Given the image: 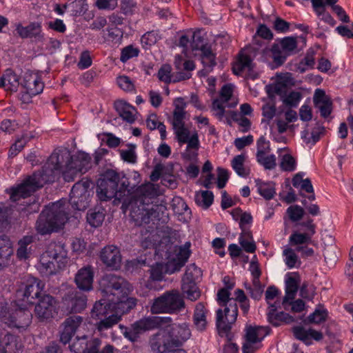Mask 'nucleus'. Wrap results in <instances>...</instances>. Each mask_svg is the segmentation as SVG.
<instances>
[{
  "mask_svg": "<svg viewBox=\"0 0 353 353\" xmlns=\"http://www.w3.org/2000/svg\"><path fill=\"white\" fill-rule=\"evenodd\" d=\"M90 162V156H50L43 168L42 173H34L21 185L13 189L11 199L26 198L44 183L53 182L61 172L71 175L85 172Z\"/></svg>",
  "mask_w": 353,
  "mask_h": 353,
  "instance_id": "obj_1",
  "label": "nucleus"
},
{
  "mask_svg": "<svg viewBox=\"0 0 353 353\" xmlns=\"http://www.w3.org/2000/svg\"><path fill=\"white\" fill-rule=\"evenodd\" d=\"M160 194L159 186L150 182L139 185L134 190L127 205L131 219L137 225L155 221H168L167 208L163 204H153L152 199Z\"/></svg>",
  "mask_w": 353,
  "mask_h": 353,
  "instance_id": "obj_2",
  "label": "nucleus"
},
{
  "mask_svg": "<svg viewBox=\"0 0 353 353\" xmlns=\"http://www.w3.org/2000/svg\"><path fill=\"white\" fill-rule=\"evenodd\" d=\"M100 286L103 293L108 296V301L112 305V310L119 313L120 315L128 312L137 304L134 298H128L131 290L129 283L120 276L110 274L101 279Z\"/></svg>",
  "mask_w": 353,
  "mask_h": 353,
  "instance_id": "obj_3",
  "label": "nucleus"
},
{
  "mask_svg": "<svg viewBox=\"0 0 353 353\" xmlns=\"http://www.w3.org/2000/svg\"><path fill=\"white\" fill-rule=\"evenodd\" d=\"M190 336V332L186 325H168L150 338V345L153 351L159 353H185L183 350L175 349L181 346Z\"/></svg>",
  "mask_w": 353,
  "mask_h": 353,
  "instance_id": "obj_4",
  "label": "nucleus"
},
{
  "mask_svg": "<svg viewBox=\"0 0 353 353\" xmlns=\"http://www.w3.org/2000/svg\"><path fill=\"white\" fill-rule=\"evenodd\" d=\"M66 205L65 201H59L43 210L36 223L37 232L45 235L61 229L68 219Z\"/></svg>",
  "mask_w": 353,
  "mask_h": 353,
  "instance_id": "obj_5",
  "label": "nucleus"
},
{
  "mask_svg": "<svg viewBox=\"0 0 353 353\" xmlns=\"http://www.w3.org/2000/svg\"><path fill=\"white\" fill-rule=\"evenodd\" d=\"M68 251L61 243H51L40 257L39 269L48 276L64 268L68 263Z\"/></svg>",
  "mask_w": 353,
  "mask_h": 353,
  "instance_id": "obj_6",
  "label": "nucleus"
},
{
  "mask_svg": "<svg viewBox=\"0 0 353 353\" xmlns=\"http://www.w3.org/2000/svg\"><path fill=\"white\" fill-rule=\"evenodd\" d=\"M173 111L172 127L176 139L180 143H187V148H196L199 144L198 136L194 133L190 137V132L184 125L186 112L184 111V104L182 99H177L174 101Z\"/></svg>",
  "mask_w": 353,
  "mask_h": 353,
  "instance_id": "obj_7",
  "label": "nucleus"
},
{
  "mask_svg": "<svg viewBox=\"0 0 353 353\" xmlns=\"http://www.w3.org/2000/svg\"><path fill=\"white\" fill-rule=\"evenodd\" d=\"M185 307L183 296L178 290H172L165 292L155 299L151 306L152 314L176 313Z\"/></svg>",
  "mask_w": 353,
  "mask_h": 353,
  "instance_id": "obj_8",
  "label": "nucleus"
},
{
  "mask_svg": "<svg viewBox=\"0 0 353 353\" xmlns=\"http://www.w3.org/2000/svg\"><path fill=\"white\" fill-rule=\"evenodd\" d=\"M119 175L112 170H107L97 181V194L101 201L112 198L120 200L121 193L118 192Z\"/></svg>",
  "mask_w": 353,
  "mask_h": 353,
  "instance_id": "obj_9",
  "label": "nucleus"
},
{
  "mask_svg": "<svg viewBox=\"0 0 353 353\" xmlns=\"http://www.w3.org/2000/svg\"><path fill=\"white\" fill-rule=\"evenodd\" d=\"M239 103L237 97L235 95V86L232 83H226L220 90L219 98L214 100L212 103V110L214 116L219 120L224 119L225 108H234Z\"/></svg>",
  "mask_w": 353,
  "mask_h": 353,
  "instance_id": "obj_10",
  "label": "nucleus"
},
{
  "mask_svg": "<svg viewBox=\"0 0 353 353\" xmlns=\"http://www.w3.org/2000/svg\"><path fill=\"white\" fill-rule=\"evenodd\" d=\"M190 243L186 242L183 245L170 247L167 252L165 272L172 274L179 271L186 263L190 254Z\"/></svg>",
  "mask_w": 353,
  "mask_h": 353,
  "instance_id": "obj_11",
  "label": "nucleus"
},
{
  "mask_svg": "<svg viewBox=\"0 0 353 353\" xmlns=\"http://www.w3.org/2000/svg\"><path fill=\"white\" fill-rule=\"evenodd\" d=\"M245 341L243 345V353H253L261 347V341L269 334L268 327L246 325Z\"/></svg>",
  "mask_w": 353,
  "mask_h": 353,
  "instance_id": "obj_12",
  "label": "nucleus"
},
{
  "mask_svg": "<svg viewBox=\"0 0 353 353\" xmlns=\"http://www.w3.org/2000/svg\"><path fill=\"white\" fill-rule=\"evenodd\" d=\"M265 299L268 304V319L270 323L278 326L281 322H287L288 314L283 312H276L277 307L280 305L279 301V290L274 287H270L265 292Z\"/></svg>",
  "mask_w": 353,
  "mask_h": 353,
  "instance_id": "obj_13",
  "label": "nucleus"
},
{
  "mask_svg": "<svg viewBox=\"0 0 353 353\" xmlns=\"http://www.w3.org/2000/svg\"><path fill=\"white\" fill-rule=\"evenodd\" d=\"M216 327L220 334H226L236 322L238 316L236 304H229L228 307H219L216 315Z\"/></svg>",
  "mask_w": 353,
  "mask_h": 353,
  "instance_id": "obj_14",
  "label": "nucleus"
},
{
  "mask_svg": "<svg viewBox=\"0 0 353 353\" xmlns=\"http://www.w3.org/2000/svg\"><path fill=\"white\" fill-rule=\"evenodd\" d=\"M58 314L56 300L49 294H43L34 307V315L41 322H48Z\"/></svg>",
  "mask_w": 353,
  "mask_h": 353,
  "instance_id": "obj_15",
  "label": "nucleus"
},
{
  "mask_svg": "<svg viewBox=\"0 0 353 353\" xmlns=\"http://www.w3.org/2000/svg\"><path fill=\"white\" fill-rule=\"evenodd\" d=\"M90 185V183L88 181H81L73 185L70 195V203L75 210H84L88 206Z\"/></svg>",
  "mask_w": 353,
  "mask_h": 353,
  "instance_id": "obj_16",
  "label": "nucleus"
},
{
  "mask_svg": "<svg viewBox=\"0 0 353 353\" xmlns=\"http://www.w3.org/2000/svg\"><path fill=\"white\" fill-rule=\"evenodd\" d=\"M196 274V265L195 263L191 264L187 268L182 279V291L187 298L191 301H196L199 297L198 287L195 282Z\"/></svg>",
  "mask_w": 353,
  "mask_h": 353,
  "instance_id": "obj_17",
  "label": "nucleus"
},
{
  "mask_svg": "<svg viewBox=\"0 0 353 353\" xmlns=\"http://www.w3.org/2000/svg\"><path fill=\"white\" fill-rule=\"evenodd\" d=\"M21 85L26 90L25 94L23 95V100H28L29 97L41 93L44 88V83L41 81L39 74L30 71L24 74Z\"/></svg>",
  "mask_w": 353,
  "mask_h": 353,
  "instance_id": "obj_18",
  "label": "nucleus"
},
{
  "mask_svg": "<svg viewBox=\"0 0 353 353\" xmlns=\"http://www.w3.org/2000/svg\"><path fill=\"white\" fill-rule=\"evenodd\" d=\"M86 296L77 291L70 292L63 298V306L68 313L81 312L86 307Z\"/></svg>",
  "mask_w": 353,
  "mask_h": 353,
  "instance_id": "obj_19",
  "label": "nucleus"
},
{
  "mask_svg": "<svg viewBox=\"0 0 353 353\" xmlns=\"http://www.w3.org/2000/svg\"><path fill=\"white\" fill-rule=\"evenodd\" d=\"M272 83L266 85V91L270 98L274 95H281L286 91L288 86L294 84V80L292 74L290 73H285L277 74L274 78H272Z\"/></svg>",
  "mask_w": 353,
  "mask_h": 353,
  "instance_id": "obj_20",
  "label": "nucleus"
},
{
  "mask_svg": "<svg viewBox=\"0 0 353 353\" xmlns=\"http://www.w3.org/2000/svg\"><path fill=\"white\" fill-rule=\"evenodd\" d=\"M10 317L9 320L6 321L8 327L25 330L31 323L32 316L29 310L19 308L12 312Z\"/></svg>",
  "mask_w": 353,
  "mask_h": 353,
  "instance_id": "obj_21",
  "label": "nucleus"
},
{
  "mask_svg": "<svg viewBox=\"0 0 353 353\" xmlns=\"http://www.w3.org/2000/svg\"><path fill=\"white\" fill-rule=\"evenodd\" d=\"M305 228V232L295 231L290 236L289 242L294 246L301 247V245L307 244L311 242L312 236L316 232L315 225L312 221H308L303 224Z\"/></svg>",
  "mask_w": 353,
  "mask_h": 353,
  "instance_id": "obj_22",
  "label": "nucleus"
},
{
  "mask_svg": "<svg viewBox=\"0 0 353 353\" xmlns=\"http://www.w3.org/2000/svg\"><path fill=\"white\" fill-rule=\"evenodd\" d=\"M100 259L103 263L112 269L117 270L121 264V255L119 248L114 245L103 248L100 253Z\"/></svg>",
  "mask_w": 353,
  "mask_h": 353,
  "instance_id": "obj_23",
  "label": "nucleus"
},
{
  "mask_svg": "<svg viewBox=\"0 0 353 353\" xmlns=\"http://www.w3.org/2000/svg\"><path fill=\"white\" fill-rule=\"evenodd\" d=\"M23 347L18 337L7 332H0V353H20Z\"/></svg>",
  "mask_w": 353,
  "mask_h": 353,
  "instance_id": "obj_24",
  "label": "nucleus"
},
{
  "mask_svg": "<svg viewBox=\"0 0 353 353\" xmlns=\"http://www.w3.org/2000/svg\"><path fill=\"white\" fill-rule=\"evenodd\" d=\"M82 322L83 318L80 316L73 315L66 318L62 323L63 330L60 335L61 341L64 344L68 343Z\"/></svg>",
  "mask_w": 353,
  "mask_h": 353,
  "instance_id": "obj_25",
  "label": "nucleus"
},
{
  "mask_svg": "<svg viewBox=\"0 0 353 353\" xmlns=\"http://www.w3.org/2000/svg\"><path fill=\"white\" fill-rule=\"evenodd\" d=\"M17 34L21 38H31L36 41L42 42L44 40V34L42 32L41 25L38 22L30 23L24 27L18 24L16 28Z\"/></svg>",
  "mask_w": 353,
  "mask_h": 353,
  "instance_id": "obj_26",
  "label": "nucleus"
},
{
  "mask_svg": "<svg viewBox=\"0 0 353 353\" xmlns=\"http://www.w3.org/2000/svg\"><path fill=\"white\" fill-rule=\"evenodd\" d=\"M264 60L272 65V68L281 65L287 58V54L281 50L278 44H274L270 48H266L263 52Z\"/></svg>",
  "mask_w": 353,
  "mask_h": 353,
  "instance_id": "obj_27",
  "label": "nucleus"
},
{
  "mask_svg": "<svg viewBox=\"0 0 353 353\" xmlns=\"http://www.w3.org/2000/svg\"><path fill=\"white\" fill-rule=\"evenodd\" d=\"M315 106L319 110L321 115L325 118L327 117L332 110V103L330 98L325 94L324 90L316 89L314 97Z\"/></svg>",
  "mask_w": 353,
  "mask_h": 353,
  "instance_id": "obj_28",
  "label": "nucleus"
},
{
  "mask_svg": "<svg viewBox=\"0 0 353 353\" xmlns=\"http://www.w3.org/2000/svg\"><path fill=\"white\" fill-rule=\"evenodd\" d=\"M94 273L90 266L81 268L77 273L74 281L81 290L89 291L92 288Z\"/></svg>",
  "mask_w": 353,
  "mask_h": 353,
  "instance_id": "obj_29",
  "label": "nucleus"
},
{
  "mask_svg": "<svg viewBox=\"0 0 353 353\" xmlns=\"http://www.w3.org/2000/svg\"><path fill=\"white\" fill-rule=\"evenodd\" d=\"M285 295L283 299V303L290 300H294L297 292L298 286L300 283V276L296 272H289L285 276Z\"/></svg>",
  "mask_w": 353,
  "mask_h": 353,
  "instance_id": "obj_30",
  "label": "nucleus"
},
{
  "mask_svg": "<svg viewBox=\"0 0 353 353\" xmlns=\"http://www.w3.org/2000/svg\"><path fill=\"white\" fill-rule=\"evenodd\" d=\"M44 283L37 279H32L26 285L23 295L27 301L32 302L35 299H41L44 289Z\"/></svg>",
  "mask_w": 353,
  "mask_h": 353,
  "instance_id": "obj_31",
  "label": "nucleus"
},
{
  "mask_svg": "<svg viewBox=\"0 0 353 353\" xmlns=\"http://www.w3.org/2000/svg\"><path fill=\"white\" fill-rule=\"evenodd\" d=\"M200 61L203 65V74L210 72L216 65V55L211 46L202 45L200 48Z\"/></svg>",
  "mask_w": 353,
  "mask_h": 353,
  "instance_id": "obj_32",
  "label": "nucleus"
},
{
  "mask_svg": "<svg viewBox=\"0 0 353 353\" xmlns=\"http://www.w3.org/2000/svg\"><path fill=\"white\" fill-rule=\"evenodd\" d=\"M293 333L297 339L302 341L306 345H310L312 340L320 341L323 337L320 332L312 329H306L301 326L294 327Z\"/></svg>",
  "mask_w": 353,
  "mask_h": 353,
  "instance_id": "obj_33",
  "label": "nucleus"
},
{
  "mask_svg": "<svg viewBox=\"0 0 353 353\" xmlns=\"http://www.w3.org/2000/svg\"><path fill=\"white\" fill-rule=\"evenodd\" d=\"M114 107L119 116L125 121L132 123L136 120L135 108L123 101L114 103Z\"/></svg>",
  "mask_w": 353,
  "mask_h": 353,
  "instance_id": "obj_34",
  "label": "nucleus"
},
{
  "mask_svg": "<svg viewBox=\"0 0 353 353\" xmlns=\"http://www.w3.org/2000/svg\"><path fill=\"white\" fill-rule=\"evenodd\" d=\"M305 173L299 172L295 174L292 179V185L294 188L300 189L301 191L311 193L309 196L310 200H314L315 196L314 194V188L310 180L308 178L304 179Z\"/></svg>",
  "mask_w": 353,
  "mask_h": 353,
  "instance_id": "obj_35",
  "label": "nucleus"
},
{
  "mask_svg": "<svg viewBox=\"0 0 353 353\" xmlns=\"http://www.w3.org/2000/svg\"><path fill=\"white\" fill-rule=\"evenodd\" d=\"M19 85V77L12 70H6L3 76L0 77V87L4 88L6 90L15 92Z\"/></svg>",
  "mask_w": 353,
  "mask_h": 353,
  "instance_id": "obj_36",
  "label": "nucleus"
},
{
  "mask_svg": "<svg viewBox=\"0 0 353 353\" xmlns=\"http://www.w3.org/2000/svg\"><path fill=\"white\" fill-rule=\"evenodd\" d=\"M252 67V61L250 56L241 52L238 59L234 63L232 69L234 74L239 75L243 71L251 70Z\"/></svg>",
  "mask_w": 353,
  "mask_h": 353,
  "instance_id": "obj_37",
  "label": "nucleus"
},
{
  "mask_svg": "<svg viewBox=\"0 0 353 353\" xmlns=\"http://www.w3.org/2000/svg\"><path fill=\"white\" fill-rule=\"evenodd\" d=\"M104 294L107 297V301L105 300H100L99 301L95 303L90 313L91 317L92 319H100L103 316H105L108 314L107 307L112 310V305L110 306V304L112 303L108 301V296L106 295V294Z\"/></svg>",
  "mask_w": 353,
  "mask_h": 353,
  "instance_id": "obj_38",
  "label": "nucleus"
},
{
  "mask_svg": "<svg viewBox=\"0 0 353 353\" xmlns=\"http://www.w3.org/2000/svg\"><path fill=\"white\" fill-rule=\"evenodd\" d=\"M173 174V165H164L163 163L157 164L153 171L151 172L150 178L152 181H157L160 178L161 180L163 178L169 176Z\"/></svg>",
  "mask_w": 353,
  "mask_h": 353,
  "instance_id": "obj_39",
  "label": "nucleus"
},
{
  "mask_svg": "<svg viewBox=\"0 0 353 353\" xmlns=\"http://www.w3.org/2000/svg\"><path fill=\"white\" fill-rule=\"evenodd\" d=\"M257 192L265 199L270 200L276 194L274 185L272 182L262 181L259 179L255 181Z\"/></svg>",
  "mask_w": 353,
  "mask_h": 353,
  "instance_id": "obj_40",
  "label": "nucleus"
},
{
  "mask_svg": "<svg viewBox=\"0 0 353 353\" xmlns=\"http://www.w3.org/2000/svg\"><path fill=\"white\" fill-rule=\"evenodd\" d=\"M232 167L235 172L241 177H247L250 172L244 156H236L232 161Z\"/></svg>",
  "mask_w": 353,
  "mask_h": 353,
  "instance_id": "obj_41",
  "label": "nucleus"
},
{
  "mask_svg": "<svg viewBox=\"0 0 353 353\" xmlns=\"http://www.w3.org/2000/svg\"><path fill=\"white\" fill-rule=\"evenodd\" d=\"M12 254V244L10 241L0 238V268L7 265Z\"/></svg>",
  "mask_w": 353,
  "mask_h": 353,
  "instance_id": "obj_42",
  "label": "nucleus"
},
{
  "mask_svg": "<svg viewBox=\"0 0 353 353\" xmlns=\"http://www.w3.org/2000/svg\"><path fill=\"white\" fill-rule=\"evenodd\" d=\"M171 71H172V68L170 65H168V64L163 65L161 67V68L159 70L158 78L159 79L160 81H163L166 83H169L172 81L176 82V81H179L181 80H184L185 79L189 78L188 75L183 74V73H181L180 77L177 79L172 80Z\"/></svg>",
  "mask_w": 353,
  "mask_h": 353,
  "instance_id": "obj_43",
  "label": "nucleus"
},
{
  "mask_svg": "<svg viewBox=\"0 0 353 353\" xmlns=\"http://www.w3.org/2000/svg\"><path fill=\"white\" fill-rule=\"evenodd\" d=\"M239 243L245 251L250 253H252L255 251L256 245L250 232H242L239 236Z\"/></svg>",
  "mask_w": 353,
  "mask_h": 353,
  "instance_id": "obj_44",
  "label": "nucleus"
},
{
  "mask_svg": "<svg viewBox=\"0 0 353 353\" xmlns=\"http://www.w3.org/2000/svg\"><path fill=\"white\" fill-rule=\"evenodd\" d=\"M121 316V315H120L119 313L115 312V314L101 320L97 324L98 330L101 332L112 327L113 325L117 324L120 321Z\"/></svg>",
  "mask_w": 353,
  "mask_h": 353,
  "instance_id": "obj_45",
  "label": "nucleus"
},
{
  "mask_svg": "<svg viewBox=\"0 0 353 353\" xmlns=\"http://www.w3.org/2000/svg\"><path fill=\"white\" fill-rule=\"evenodd\" d=\"M103 220L104 214L100 210H90L88 212L87 221L91 226L94 228L100 226L102 224Z\"/></svg>",
  "mask_w": 353,
  "mask_h": 353,
  "instance_id": "obj_46",
  "label": "nucleus"
},
{
  "mask_svg": "<svg viewBox=\"0 0 353 353\" xmlns=\"http://www.w3.org/2000/svg\"><path fill=\"white\" fill-rule=\"evenodd\" d=\"M32 236H26L19 241V248L17 250V254L20 259H26L28 257L29 250L28 246L32 242Z\"/></svg>",
  "mask_w": 353,
  "mask_h": 353,
  "instance_id": "obj_47",
  "label": "nucleus"
},
{
  "mask_svg": "<svg viewBox=\"0 0 353 353\" xmlns=\"http://www.w3.org/2000/svg\"><path fill=\"white\" fill-rule=\"evenodd\" d=\"M284 261L289 268L299 267L301 264L300 260L296 254L294 250L287 248L283 250Z\"/></svg>",
  "mask_w": 353,
  "mask_h": 353,
  "instance_id": "obj_48",
  "label": "nucleus"
},
{
  "mask_svg": "<svg viewBox=\"0 0 353 353\" xmlns=\"http://www.w3.org/2000/svg\"><path fill=\"white\" fill-rule=\"evenodd\" d=\"M229 117H231L234 121H236L242 128L243 131H247L250 127V120L236 112L228 111L227 114H225L224 119H226L228 122H229Z\"/></svg>",
  "mask_w": 353,
  "mask_h": 353,
  "instance_id": "obj_49",
  "label": "nucleus"
},
{
  "mask_svg": "<svg viewBox=\"0 0 353 353\" xmlns=\"http://www.w3.org/2000/svg\"><path fill=\"white\" fill-rule=\"evenodd\" d=\"M32 137V136L28 134H22L20 137H18L10 148V154H17V153L21 152L22 149Z\"/></svg>",
  "mask_w": 353,
  "mask_h": 353,
  "instance_id": "obj_50",
  "label": "nucleus"
},
{
  "mask_svg": "<svg viewBox=\"0 0 353 353\" xmlns=\"http://www.w3.org/2000/svg\"><path fill=\"white\" fill-rule=\"evenodd\" d=\"M233 285L228 286V289H221L217 293V301L220 307H228L229 304H236L233 299L230 298L229 289L232 288Z\"/></svg>",
  "mask_w": 353,
  "mask_h": 353,
  "instance_id": "obj_51",
  "label": "nucleus"
},
{
  "mask_svg": "<svg viewBox=\"0 0 353 353\" xmlns=\"http://www.w3.org/2000/svg\"><path fill=\"white\" fill-rule=\"evenodd\" d=\"M280 47L285 54L288 56L295 52L297 48L296 39L290 37H285L281 40Z\"/></svg>",
  "mask_w": 353,
  "mask_h": 353,
  "instance_id": "obj_52",
  "label": "nucleus"
},
{
  "mask_svg": "<svg viewBox=\"0 0 353 353\" xmlns=\"http://www.w3.org/2000/svg\"><path fill=\"white\" fill-rule=\"evenodd\" d=\"M212 170V164L209 161L205 162L202 169V178L203 184L206 188H209L214 181V177L211 174Z\"/></svg>",
  "mask_w": 353,
  "mask_h": 353,
  "instance_id": "obj_53",
  "label": "nucleus"
},
{
  "mask_svg": "<svg viewBox=\"0 0 353 353\" xmlns=\"http://www.w3.org/2000/svg\"><path fill=\"white\" fill-rule=\"evenodd\" d=\"M327 316V310L323 307L319 306L308 316V321L318 324L325 321Z\"/></svg>",
  "mask_w": 353,
  "mask_h": 353,
  "instance_id": "obj_54",
  "label": "nucleus"
},
{
  "mask_svg": "<svg viewBox=\"0 0 353 353\" xmlns=\"http://www.w3.org/2000/svg\"><path fill=\"white\" fill-rule=\"evenodd\" d=\"M139 53V50L137 48L129 45L121 50L120 60L121 62L125 63L130 59L137 57Z\"/></svg>",
  "mask_w": 353,
  "mask_h": 353,
  "instance_id": "obj_55",
  "label": "nucleus"
},
{
  "mask_svg": "<svg viewBox=\"0 0 353 353\" xmlns=\"http://www.w3.org/2000/svg\"><path fill=\"white\" fill-rule=\"evenodd\" d=\"M160 36L155 31H150L143 34L141 39V43L143 46H151L155 44L159 39Z\"/></svg>",
  "mask_w": 353,
  "mask_h": 353,
  "instance_id": "obj_56",
  "label": "nucleus"
},
{
  "mask_svg": "<svg viewBox=\"0 0 353 353\" xmlns=\"http://www.w3.org/2000/svg\"><path fill=\"white\" fill-rule=\"evenodd\" d=\"M154 322L150 319H141L133 324L134 334H138L140 331H145L152 328Z\"/></svg>",
  "mask_w": 353,
  "mask_h": 353,
  "instance_id": "obj_57",
  "label": "nucleus"
},
{
  "mask_svg": "<svg viewBox=\"0 0 353 353\" xmlns=\"http://www.w3.org/2000/svg\"><path fill=\"white\" fill-rule=\"evenodd\" d=\"M288 214L290 219L293 221L300 220L304 214L303 208L299 205H291L287 210Z\"/></svg>",
  "mask_w": 353,
  "mask_h": 353,
  "instance_id": "obj_58",
  "label": "nucleus"
},
{
  "mask_svg": "<svg viewBox=\"0 0 353 353\" xmlns=\"http://www.w3.org/2000/svg\"><path fill=\"white\" fill-rule=\"evenodd\" d=\"M229 178L230 174L227 170L222 168H217L216 185L218 188L221 189L224 188L226 185Z\"/></svg>",
  "mask_w": 353,
  "mask_h": 353,
  "instance_id": "obj_59",
  "label": "nucleus"
},
{
  "mask_svg": "<svg viewBox=\"0 0 353 353\" xmlns=\"http://www.w3.org/2000/svg\"><path fill=\"white\" fill-rule=\"evenodd\" d=\"M263 115L268 119H272L276 114V105L272 99H270L262 107Z\"/></svg>",
  "mask_w": 353,
  "mask_h": 353,
  "instance_id": "obj_60",
  "label": "nucleus"
},
{
  "mask_svg": "<svg viewBox=\"0 0 353 353\" xmlns=\"http://www.w3.org/2000/svg\"><path fill=\"white\" fill-rule=\"evenodd\" d=\"M250 290V296L254 299H259L263 292V286L259 280L252 281V286L248 288Z\"/></svg>",
  "mask_w": 353,
  "mask_h": 353,
  "instance_id": "obj_61",
  "label": "nucleus"
},
{
  "mask_svg": "<svg viewBox=\"0 0 353 353\" xmlns=\"http://www.w3.org/2000/svg\"><path fill=\"white\" fill-rule=\"evenodd\" d=\"M101 345V340L98 338H91L86 340L84 353H97Z\"/></svg>",
  "mask_w": 353,
  "mask_h": 353,
  "instance_id": "obj_62",
  "label": "nucleus"
},
{
  "mask_svg": "<svg viewBox=\"0 0 353 353\" xmlns=\"http://www.w3.org/2000/svg\"><path fill=\"white\" fill-rule=\"evenodd\" d=\"M301 99V94L299 92H292L283 99V102L287 105L296 107Z\"/></svg>",
  "mask_w": 353,
  "mask_h": 353,
  "instance_id": "obj_63",
  "label": "nucleus"
},
{
  "mask_svg": "<svg viewBox=\"0 0 353 353\" xmlns=\"http://www.w3.org/2000/svg\"><path fill=\"white\" fill-rule=\"evenodd\" d=\"M296 162L293 156H283L281 168L285 171H292L296 168Z\"/></svg>",
  "mask_w": 353,
  "mask_h": 353,
  "instance_id": "obj_64",
  "label": "nucleus"
}]
</instances>
